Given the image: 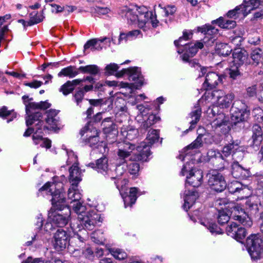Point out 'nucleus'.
<instances>
[{
    "mask_svg": "<svg viewBox=\"0 0 263 263\" xmlns=\"http://www.w3.org/2000/svg\"><path fill=\"white\" fill-rule=\"evenodd\" d=\"M26 118V123L29 126L35 124L36 132L42 133V130H45L48 129V127L44 125V121L42 119V114L40 111H35L33 114H27Z\"/></svg>",
    "mask_w": 263,
    "mask_h": 263,
    "instance_id": "nucleus-10",
    "label": "nucleus"
},
{
    "mask_svg": "<svg viewBox=\"0 0 263 263\" xmlns=\"http://www.w3.org/2000/svg\"><path fill=\"white\" fill-rule=\"evenodd\" d=\"M137 192L138 189L136 187L130 188L128 193H123L122 191L120 192L125 208L128 206H131L135 203L137 198Z\"/></svg>",
    "mask_w": 263,
    "mask_h": 263,
    "instance_id": "nucleus-20",
    "label": "nucleus"
},
{
    "mask_svg": "<svg viewBox=\"0 0 263 263\" xmlns=\"http://www.w3.org/2000/svg\"><path fill=\"white\" fill-rule=\"evenodd\" d=\"M139 170V164L136 162H132L128 165V170L130 174L136 175L138 174Z\"/></svg>",
    "mask_w": 263,
    "mask_h": 263,
    "instance_id": "nucleus-52",
    "label": "nucleus"
},
{
    "mask_svg": "<svg viewBox=\"0 0 263 263\" xmlns=\"http://www.w3.org/2000/svg\"><path fill=\"white\" fill-rule=\"evenodd\" d=\"M208 183L212 190L217 192H222L227 186V183L223 176L219 173L213 171L210 174Z\"/></svg>",
    "mask_w": 263,
    "mask_h": 263,
    "instance_id": "nucleus-8",
    "label": "nucleus"
},
{
    "mask_svg": "<svg viewBox=\"0 0 263 263\" xmlns=\"http://www.w3.org/2000/svg\"><path fill=\"white\" fill-rule=\"evenodd\" d=\"M160 120V118L154 114L149 115L146 121L141 124L140 127L142 129H147L154 124Z\"/></svg>",
    "mask_w": 263,
    "mask_h": 263,
    "instance_id": "nucleus-30",
    "label": "nucleus"
},
{
    "mask_svg": "<svg viewBox=\"0 0 263 263\" xmlns=\"http://www.w3.org/2000/svg\"><path fill=\"white\" fill-rule=\"evenodd\" d=\"M248 55V53L245 50L235 49L232 54L233 65L239 67L243 66L245 63H247Z\"/></svg>",
    "mask_w": 263,
    "mask_h": 263,
    "instance_id": "nucleus-19",
    "label": "nucleus"
},
{
    "mask_svg": "<svg viewBox=\"0 0 263 263\" xmlns=\"http://www.w3.org/2000/svg\"><path fill=\"white\" fill-rule=\"evenodd\" d=\"M124 11L125 12V17L132 23H137L138 26L141 28L146 26L148 20L145 14L142 13L138 15V13L139 12L137 9H130L126 8Z\"/></svg>",
    "mask_w": 263,
    "mask_h": 263,
    "instance_id": "nucleus-7",
    "label": "nucleus"
},
{
    "mask_svg": "<svg viewBox=\"0 0 263 263\" xmlns=\"http://www.w3.org/2000/svg\"><path fill=\"white\" fill-rule=\"evenodd\" d=\"M242 71L241 67L233 65L229 69L230 77L233 80L236 79L241 76Z\"/></svg>",
    "mask_w": 263,
    "mask_h": 263,
    "instance_id": "nucleus-40",
    "label": "nucleus"
},
{
    "mask_svg": "<svg viewBox=\"0 0 263 263\" xmlns=\"http://www.w3.org/2000/svg\"><path fill=\"white\" fill-rule=\"evenodd\" d=\"M77 187L72 185L69 188L68 199L71 200L70 203L73 202V210L77 214L81 224L85 229L92 230L99 221L100 216L95 211L91 210L90 208H87L79 201L81 198V195Z\"/></svg>",
    "mask_w": 263,
    "mask_h": 263,
    "instance_id": "nucleus-2",
    "label": "nucleus"
},
{
    "mask_svg": "<svg viewBox=\"0 0 263 263\" xmlns=\"http://www.w3.org/2000/svg\"><path fill=\"white\" fill-rule=\"evenodd\" d=\"M221 78L216 72H209L206 76L203 87L206 90L212 89L221 82Z\"/></svg>",
    "mask_w": 263,
    "mask_h": 263,
    "instance_id": "nucleus-16",
    "label": "nucleus"
},
{
    "mask_svg": "<svg viewBox=\"0 0 263 263\" xmlns=\"http://www.w3.org/2000/svg\"><path fill=\"white\" fill-rule=\"evenodd\" d=\"M74 101L76 102L77 105H79L84 99V91L82 89H78L76 90L73 95Z\"/></svg>",
    "mask_w": 263,
    "mask_h": 263,
    "instance_id": "nucleus-49",
    "label": "nucleus"
},
{
    "mask_svg": "<svg viewBox=\"0 0 263 263\" xmlns=\"http://www.w3.org/2000/svg\"><path fill=\"white\" fill-rule=\"evenodd\" d=\"M97 44L98 40L97 39H92L87 41L84 46V51H86L88 49H90L93 51L101 49L102 48L98 46Z\"/></svg>",
    "mask_w": 263,
    "mask_h": 263,
    "instance_id": "nucleus-43",
    "label": "nucleus"
},
{
    "mask_svg": "<svg viewBox=\"0 0 263 263\" xmlns=\"http://www.w3.org/2000/svg\"><path fill=\"white\" fill-rule=\"evenodd\" d=\"M216 49L219 54L226 57L230 54L232 49L225 43H220L216 46Z\"/></svg>",
    "mask_w": 263,
    "mask_h": 263,
    "instance_id": "nucleus-39",
    "label": "nucleus"
},
{
    "mask_svg": "<svg viewBox=\"0 0 263 263\" xmlns=\"http://www.w3.org/2000/svg\"><path fill=\"white\" fill-rule=\"evenodd\" d=\"M126 33L128 40H132L137 37L140 33V31L138 30H134L129 31Z\"/></svg>",
    "mask_w": 263,
    "mask_h": 263,
    "instance_id": "nucleus-62",
    "label": "nucleus"
},
{
    "mask_svg": "<svg viewBox=\"0 0 263 263\" xmlns=\"http://www.w3.org/2000/svg\"><path fill=\"white\" fill-rule=\"evenodd\" d=\"M197 31L204 34L206 36H212L217 34L218 30L210 25H205L197 28Z\"/></svg>",
    "mask_w": 263,
    "mask_h": 263,
    "instance_id": "nucleus-31",
    "label": "nucleus"
},
{
    "mask_svg": "<svg viewBox=\"0 0 263 263\" xmlns=\"http://www.w3.org/2000/svg\"><path fill=\"white\" fill-rule=\"evenodd\" d=\"M201 110L200 108L197 107L196 109L192 111L190 114L189 118L191 119L190 124L191 126L189 129H192L195 126V125L197 124V123L199 121L200 116H201Z\"/></svg>",
    "mask_w": 263,
    "mask_h": 263,
    "instance_id": "nucleus-32",
    "label": "nucleus"
},
{
    "mask_svg": "<svg viewBox=\"0 0 263 263\" xmlns=\"http://www.w3.org/2000/svg\"><path fill=\"white\" fill-rule=\"evenodd\" d=\"M248 252L253 259L260 258L263 250L262 241L257 235H253L247 239Z\"/></svg>",
    "mask_w": 263,
    "mask_h": 263,
    "instance_id": "nucleus-5",
    "label": "nucleus"
},
{
    "mask_svg": "<svg viewBox=\"0 0 263 263\" xmlns=\"http://www.w3.org/2000/svg\"><path fill=\"white\" fill-rule=\"evenodd\" d=\"M202 172L199 170H192L189 176L186 177V183L196 187L200 186L202 182Z\"/></svg>",
    "mask_w": 263,
    "mask_h": 263,
    "instance_id": "nucleus-17",
    "label": "nucleus"
},
{
    "mask_svg": "<svg viewBox=\"0 0 263 263\" xmlns=\"http://www.w3.org/2000/svg\"><path fill=\"white\" fill-rule=\"evenodd\" d=\"M62 188V183L48 182L40 189V191H47L50 193L52 196L51 202L53 208L61 212V213H56L52 218V224L58 227H63L68 223L71 213L64 197Z\"/></svg>",
    "mask_w": 263,
    "mask_h": 263,
    "instance_id": "nucleus-1",
    "label": "nucleus"
},
{
    "mask_svg": "<svg viewBox=\"0 0 263 263\" xmlns=\"http://www.w3.org/2000/svg\"><path fill=\"white\" fill-rule=\"evenodd\" d=\"M162 9L165 16L173 15L176 11V8L174 6H167Z\"/></svg>",
    "mask_w": 263,
    "mask_h": 263,
    "instance_id": "nucleus-57",
    "label": "nucleus"
},
{
    "mask_svg": "<svg viewBox=\"0 0 263 263\" xmlns=\"http://www.w3.org/2000/svg\"><path fill=\"white\" fill-rule=\"evenodd\" d=\"M243 3L246 12H250L251 9L257 8L259 6H263V0H249L248 2L244 1Z\"/></svg>",
    "mask_w": 263,
    "mask_h": 263,
    "instance_id": "nucleus-37",
    "label": "nucleus"
},
{
    "mask_svg": "<svg viewBox=\"0 0 263 263\" xmlns=\"http://www.w3.org/2000/svg\"><path fill=\"white\" fill-rule=\"evenodd\" d=\"M69 181L71 185L77 187L79 183L82 180L81 172L78 166V163L74 162L69 169Z\"/></svg>",
    "mask_w": 263,
    "mask_h": 263,
    "instance_id": "nucleus-15",
    "label": "nucleus"
},
{
    "mask_svg": "<svg viewBox=\"0 0 263 263\" xmlns=\"http://www.w3.org/2000/svg\"><path fill=\"white\" fill-rule=\"evenodd\" d=\"M218 222L220 224H223L227 223L229 219V216L223 211H220L218 212Z\"/></svg>",
    "mask_w": 263,
    "mask_h": 263,
    "instance_id": "nucleus-48",
    "label": "nucleus"
},
{
    "mask_svg": "<svg viewBox=\"0 0 263 263\" xmlns=\"http://www.w3.org/2000/svg\"><path fill=\"white\" fill-rule=\"evenodd\" d=\"M208 229L212 233H220V229L215 223L210 224Z\"/></svg>",
    "mask_w": 263,
    "mask_h": 263,
    "instance_id": "nucleus-60",
    "label": "nucleus"
},
{
    "mask_svg": "<svg viewBox=\"0 0 263 263\" xmlns=\"http://www.w3.org/2000/svg\"><path fill=\"white\" fill-rule=\"evenodd\" d=\"M256 85H252L249 87L247 89V95L249 97H253L256 95Z\"/></svg>",
    "mask_w": 263,
    "mask_h": 263,
    "instance_id": "nucleus-61",
    "label": "nucleus"
},
{
    "mask_svg": "<svg viewBox=\"0 0 263 263\" xmlns=\"http://www.w3.org/2000/svg\"><path fill=\"white\" fill-rule=\"evenodd\" d=\"M232 170V174L236 178L241 177L243 174H249L248 170L243 168L238 162L233 164Z\"/></svg>",
    "mask_w": 263,
    "mask_h": 263,
    "instance_id": "nucleus-28",
    "label": "nucleus"
},
{
    "mask_svg": "<svg viewBox=\"0 0 263 263\" xmlns=\"http://www.w3.org/2000/svg\"><path fill=\"white\" fill-rule=\"evenodd\" d=\"M159 138V133L158 130H150L145 140L137 146V153L133 156L130 159L132 161H147L148 156L151 154L150 147Z\"/></svg>",
    "mask_w": 263,
    "mask_h": 263,
    "instance_id": "nucleus-3",
    "label": "nucleus"
},
{
    "mask_svg": "<svg viewBox=\"0 0 263 263\" xmlns=\"http://www.w3.org/2000/svg\"><path fill=\"white\" fill-rule=\"evenodd\" d=\"M193 37V32L190 30H184L183 32V35L182 36H180L178 40H175L174 41V44L176 46L179 47L180 46H183L185 44H184L183 41H186L189 40H190Z\"/></svg>",
    "mask_w": 263,
    "mask_h": 263,
    "instance_id": "nucleus-36",
    "label": "nucleus"
},
{
    "mask_svg": "<svg viewBox=\"0 0 263 263\" xmlns=\"http://www.w3.org/2000/svg\"><path fill=\"white\" fill-rule=\"evenodd\" d=\"M245 6L243 4L237 6L234 9L230 10L227 13V16L234 20L238 18L240 15L242 14L244 16L248 14V12H246V9H245Z\"/></svg>",
    "mask_w": 263,
    "mask_h": 263,
    "instance_id": "nucleus-25",
    "label": "nucleus"
},
{
    "mask_svg": "<svg viewBox=\"0 0 263 263\" xmlns=\"http://www.w3.org/2000/svg\"><path fill=\"white\" fill-rule=\"evenodd\" d=\"M112 255L119 260H122L127 257L126 253L121 249H116L112 251Z\"/></svg>",
    "mask_w": 263,
    "mask_h": 263,
    "instance_id": "nucleus-53",
    "label": "nucleus"
},
{
    "mask_svg": "<svg viewBox=\"0 0 263 263\" xmlns=\"http://www.w3.org/2000/svg\"><path fill=\"white\" fill-rule=\"evenodd\" d=\"M54 246L58 251L65 249L68 243V235L65 231L63 229H58L54 234Z\"/></svg>",
    "mask_w": 263,
    "mask_h": 263,
    "instance_id": "nucleus-14",
    "label": "nucleus"
},
{
    "mask_svg": "<svg viewBox=\"0 0 263 263\" xmlns=\"http://www.w3.org/2000/svg\"><path fill=\"white\" fill-rule=\"evenodd\" d=\"M247 234L246 230L245 228L240 227L238 229H237V232L236 233V236L234 238L238 241H241V240L243 239Z\"/></svg>",
    "mask_w": 263,
    "mask_h": 263,
    "instance_id": "nucleus-54",
    "label": "nucleus"
},
{
    "mask_svg": "<svg viewBox=\"0 0 263 263\" xmlns=\"http://www.w3.org/2000/svg\"><path fill=\"white\" fill-rule=\"evenodd\" d=\"M79 68L78 69L74 66H70L63 68L58 73V76H65L68 77L69 78H73L79 73Z\"/></svg>",
    "mask_w": 263,
    "mask_h": 263,
    "instance_id": "nucleus-27",
    "label": "nucleus"
},
{
    "mask_svg": "<svg viewBox=\"0 0 263 263\" xmlns=\"http://www.w3.org/2000/svg\"><path fill=\"white\" fill-rule=\"evenodd\" d=\"M138 134V130L136 129H131L128 130L126 132V138L129 140H132L136 137Z\"/></svg>",
    "mask_w": 263,
    "mask_h": 263,
    "instance_id": "nucleus-58",
    "label": "nucleus"
},
{
    "mask_svg": "<svg viewBox=\"0 0 263 263\" xmlns=\"http://www.w3.org/2000/svg\"><path fill=\"white\" fill-rule=\"evenodd\" d=\"M240 148L241 147L239 146L237 143H235L234 142H232L223 146L221 154L223 157H227L232 153L234 154L237 151H240Z\"/></svg>",
    "mask_w": 263,
    "mask_h": 263,
    "instance_id": "nucleus-26",
    "label": "nucleus"
},
{
    "mask_svg": "<svg viewBox=\"0 0 263 263\" xmlns=\"http://www.w3.org/2000/svg\"><path fill=\"white\" fill-rule=\"evenodd\" d=\"M80 71L84 73H89L96 76L100 72L99 68L96 65H89L85 66H80Z\"/></svg>",
    "mask_w": 263,
    "mask_h": 263,
    "instance_id": "nucleus-35",
    "label": "nucleus"
},
{
    "mask_svg": "<svg viewBox=\"0 0 263 263\" xmlns=\"http://www.w3.org/2000/svg\"><path fill=\"white\" fill-rule=\"evenodd\" d=\"M125 74L128 76L129 81H138L139 83L142 84L141 74L138 67L123 69L120 71L116 72L115 76L117 78H121Z\"/></svg>",
    "mask_w": 263,
    "mask_h": 263,
    "instance_id": "nucleus-13",
    "label": "nucleus"
},
{
    "mask_svg": "<svg viewBox=\"0 0 263 263\" xmlns=\"http://www.w3.org/2000/svg\"><path fill=\"white\" fill-rule=\"evenodd\" d=\"M26 112L27 114H33L36 110L39 109V103L29 102L26 104Z\"/></svg>",
    "mask_w": 263,
    "mask_h": 263,
    "instance_id": "nucleus-47",
    "label": "nucleus"
},
{
    "mask_svg": "<svg viewBox=\"0 0 263 263\" xmlns=\"http://www.w3.org/2000/svg\"><path fill=\"white\" fill-rule=\"evenodd\" d=\"M90 132L91 134L89 135V137L84 140L85 145L90 147H96L100 141L99 134L100 132L96 127H92L90 122H88L86 125L81 129L80 134L83 136L86 133Z\"/></svg>",
    "mask_w": 263,
    "mask_h": 263,
    "instance_id": "nucleus-6",
    "label": "nucleus"
},
{
    "mask_svg": "<svg viewBox=\"0 0 263 263\" xmlns=\"http://www.w3.org/2000/svg\"><path fill=\"white\" fill-rule=\"evenodd\" d=\"M231 111L232 119L235 124L246 121L249 116L247 105L240 100H236L233 103Z\"/></svg>",
    "mask_w": 263,
    "mask_h": 263,
    "instance_id": "nucleus-4",
    "label": "nucleus"
},
{
    "mask_svg": "<svg viewBox=\"0 0 263 263\" xmlns=\"http://www.w3.org/2000/svg\"><path fill=\"white\" fill-rule=\"evenodd\" d=\"M60 111L54 109H50L46 111L45 121L50 126V128L55 132H58L63 127L60 118L58 116Z\"/></svg>",
    "mask_w": 263,
    "mask_h": 263,
    "instance_id": "nucleus-9",
    "label": "nucleus"
},
{
    "mask_svg": "<svg viewBox=\"0 0 263 263\" xmlns=\"http://www.w3.org/2000/svg\"><path fill=\"white\" fill-rule=\"evenodd\" d=\"M212 23L213 24H217L220 27L228 29L234 28L236 25L235 21L227 20L222 17H220L219 18L213 21Z\"/></svg>",
    "mask_w": 263,
    "mask_h": 263,
    "instance_id": "nucleus-23",
    "label": "nucleus"
},
{
    "mask_svg": "<svg viewBox=\"0 0 263 263\" xmlns=\"http://www.w3.org/2000/svg\"><path fill=\"white\" fill-rule=\"evenodd\" d=\"M236 223L232 222L229 224L226 229V232L228 235L234 238L237 232V229L240 228Z\"/></svg>",
    "mask_w": 263,
    "mask_h": 263,
    "instance_id": "nucleus-46",
    "label": "nucleus"
},
{
    "mask_svg": "<svg viewBox=\"0 0 263 263\" xmlns=\"http://www.w3.org/2000/svg\"><path fill=\"white\" fill-rule=\"evenodd\" d=\"M228 189L230 193L234 194L242 191L241 185L237 182L231 183L228 185Z\"/></svg>",
    "mask_w": 263,
    "mask_h": 263,
    "instance_id": "nucleus-50",
    "label": "nucleus"
},
{
    "mask_svg": "<svg viewBox=\"0 0 263 263\" xmlns=\"http://www.w3.org/2000/svg\"><path fill=\"white\" fill-rule=\"evenodd\" d=\"M83 254L85 257L91 258L93 256V251L90 248L87 247L83 251Z\"/></svg>",
    "mask_w": 263,
    "mask_h": 263,
    "instance_id": "nucleus-63",
    "label": "nucleus"
},
{
    "mask_svg": "<svg viewBox=\"0 0 263 263\" xmlns=\"http://www.w3.org/2000/svg\"><path fill=\"white\" fill-rule=\"evenodd\" d=\"M108 159L106 157H103L97 160L96 167L98 171L102 173L104 172L105 174L109 176L110 174H113L114 172L108 168Z\"/></svg>",
    "mask_w": 263,
    "mask_h": 263,
    "instance_id": "nucleus-21",
    "label": "nucleus"
},
{
    "mask_svg": "<svg viewBox=\"0 0 263 263\" xmlns=\"http://www.w3.org/2000/svg\"><path fill=\"white\" fill-rule=\"evenodd\" d=\"M198 198V193L196 192L193 191L191 194H186L184 198V203L183 206V209L187 211L191 206L195 203Z\"/></svg>",
    "mask_w": 263,
    "mask_h": 263,
    "instance_id": "nucleus-29",
    "label": "nucleus"
},
{
    "mask_svg": "<svg viewBox=\"0 0 263 263\" xmlns=\"http://www.w3.org/2000/svg\"><path fill=\"white\" fill-rule=\"evenodd\" d=\"M119 67L115 63H111L107 65L105 67V70L107 73L109 75H113L117 71Z\"/></svg>",
    "mask_w": 263,
    "mask_h": 263,
    "instance_id": "nucleus-55",
    "label": "nucleus"
},
{
    "mask_svg": "<svg viewBox=\"0 0 263 263\" xmlns=\"http://www.w3.org/2000/svg\"><path fill=\"white\" fill-rule=\"evenodd\" d=\"M23 263H44V262L40 258L32 259V257H29Z\"/></svg>",
    "mask_w": 263,
    "mask_h": 263,
    "instance_id": "nucleus-64",
    "label": "nucleus"
},
{
    "mask_svg": "<svg viewBox=\"0 0 263 263\" xmlns=\"http://www.w3.org/2000/svg\"><path fill=\"white\" fill-rule=\"evenodd\" d=\"M232 214L234 219L238 221L243 226L247 227H250L252 226V222L249 217L248 215L239 206H234L232 211Z\"/></svg>",
    "mask_w": 263,
    "mask_h": 263,
    "instance_id": "nucleus-12",
    "label": "nucleus"
},
{
    "mask_svg": "<svg viewBox=\"0 0 263 263\" xmlns=\"http://www.w3.org/2000/svg\"><path fill=\"white\" fill-rule=\"evenodd\" d=\"M17 114L13 109L8 110V107L3 106L0 108V117L3 119H6L8 117H11V119L8 120V122L11 121L13 119L16 117Z\"/></svg>",
    "mask_w": 263,
    "mask_h": 263,
    "instance_id": "nucleus-33",
    "label": "nucleus"
},
{
    "mask_svg": "<svg viewBox=\"0 0 263 263\" xmlns=\"http://www.w3.org/2000/svg\"><path fill=\"white\" fill-rule=\"evenodd\" d=\"M215 41V39L214 38V36L209 37L205 36L201 42L203 43V45H204L207 47H210L214 45Z\"/></svg>",
    "mask_w": 263,
    "mask_h": 263,
    "instance_id": "nucleus-56",
    "label": "nucleus"
},
{
    "mask_svg": "<svg viewBox=\"0 0 263 263\" xmlns=\"http://www.w3.org/2000/svg\"><path fill=\"white\" fill-rule=\"evenodd\" d=\"M183 46L185 52L182 56V59L184 62H189L191 57H194L199 49L203 47V44L201 41H196L195 43L186 44Z\"/></svg>",
    "mask_w": 263,
    "mask_h": 263,
    "instance_id": "nucleus-11",
    "label": "nucleus"
},
{
    "mask_svg": "<svg viewBox=\"0 0 263 263\" xmlns=\"http://www.w3.org/2000/svg\"><path fill=\"white\" fill-rule=\"evenodd\" d=\"M254 144L258 145L262 141V132L260 126L255 125L253 126V134L252 136Z\"/></svg>",
    "mask_w": 263,
    "mask_h": 263,
    "instance_id": "nucleus-38",
    "label": "nucleus"
},
{
    "mask_svg": "<svg viewBox=\"0 0 263 263\" xmlns=\"http://www.w3.org/2000/svg\"><path fill=\"white\" fill-rule=\"evenodd\" d=\"M205 135L203 134H200L197 137V138L190 145H189L186 148V149H197L202 146V138Z\"/></svg>",
    "mask_w": 263,
    "mask_h": 263,
    "instance_id": "nucleus-42",
    "label": "nucleus"
},
{
    "mask_svg": "<svg viewBox=\"0 0 263 263\" xmlns=\"http://www.w3.org/2000/svg\"><path fill=\"white\" fill-rule=\"evenodd\" d=\"M135 148V145L130 143H125L123 146L119 148L117 152V155L120 161L119 164L125 163V159L128 157L133 150Z\"/></svg>",
    "mask_w": 263,
    "mask_h": 263,
    "instance_id": "nucleus-18",
    "label": "nucleus"
},
{
    "mask_svg": "<svg viewBox=\"0 0 263 263\" xmlns=\"http://www.w3.org/2000/svg\"><path fill=\"white\" fill-rule=\"evenodd\" d=\"M42 84L43 82L42 81L34 80L32 82L26 83L25 85L29 86L31 88H37L40 87Z\"/></svg>",
    "mask_w": 263,
    "mask_h": 263,
    "instance_id": "nucleus-59",
    "label": "nucleus"
},
{
    "mask_svg": "<svg viewBox=\"0 0 263 263\" xmlns=\"http://www.w3.org/2000/svg\"><path fill=\"white\" fill-rule=\"evenodd\" d=\"M74 89L72 88V85L70 84H68L67 81L61 86L60 91L62 92L65 96H67L68 94L71 93Z\"/></svg>",
    "mask_w": 263,
    "mask_h": 263,
    "instance_id": "nucleus-51",
    "label": "nucleus"
},
{
    "mask_svg": "<svg viewBox=\"0 0 263 263\" xmlns=\"http://www.w3.org/2000/svg\"><path fill=\"white\" fill-rule=\"evenodd\" d=\"M262 57V51L260 49H256L252 51L251 54V58L252 60V64L256 66L257 65Z\"/></svg>",
    "mask_w": 263,
    "mask_h": 263,
    "instance_id": "nucleus-41",
    "label": "nucleus"
},
{
    "mask_svg": "<svg viewBox=\"0 0 263 263\" xmlns=\"http://www.w3.org/2000/svg\"><path fill=\"white\" fill-rule=\"evenodd\" d=\"M101 125L104 132L106 134L115 130L116 125L113 123L111 117L105 118L103 120Z\"/></svg>",
    "mask_w": 263,
    "mask_h": 263,
    "instance_id": "nucleus-34",
    "label": "nucleus"
},
{
    "mask_svg": "<svg viewBox=\"0 0 263 263\" xmlns=\"http://www.w3.org/2000/svg\"><path fill=\"white\" fill-rule=\"evenodd\" d=\"M227 121V118L225 117L224 114L219 113L214 120L213 123L214 125L220 127L223 125H225Z\"/></svg>",
    "mask_w": 263,
    "mask_h": 263,
    "instance_id": "nucleus-45",
    "label": "nucleus"
},
{
    "mask_svg": "<svg viewBox=\"0 0 263 263\" xmlns=\"http://www.w3.org/2000/svg\"><path fill=\"white\" fill-rule=\"evenodd\" d=\"M30 20L28 22L27 25L32 26L42 22L44 16L42 14H38L37 13L33 14V13H31L30 14Z\"/></svg>",
    "mask_w": 263,
    "mask_h": 263,
    "instance_id": "nucleus-44",
    "label": "nucleus"
},
{
    "mask_svg": "<svg viewBox=\"0 0 263 263\" xmlns=\"http://www.w3.org/2000/svg\"><path fill=\"white\" fill-rule=\"evenodd\" d=\"M217 104L221 108H227L230 106L232 101L234 99V96L232 94H228L217 96Z\"/></svg>",
    "mask_w": 263,
    "mask_h": 263,
    "instance_id": "nucleus-22",
    "label": "nucleus"
},
{
    "mask_svg": "<svg viewBox=\"0 0 263 263\" xmlns=\"http://www.w3.org/2000/svg\"><path fill=\"white\" fill-rule=\"evenodd\" d=\"M207 156L209 157V160H212V161L214 162L213 159H215L218 162H220V166H218V165L216 164V165L217 166V168L218 169L220 170L224 167V158H223L222 155L220 152L216 150L210 149L207 153Z\"/></svg>",
    "mask_w": 263,
    "mask_h": 263,
    "instance_id": "nucleus-24",
    "label": "nucleus"
}]
</instances>
